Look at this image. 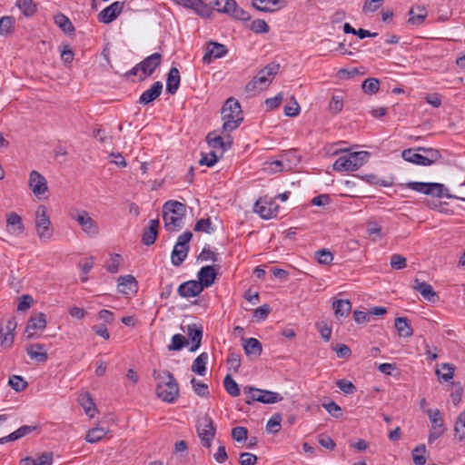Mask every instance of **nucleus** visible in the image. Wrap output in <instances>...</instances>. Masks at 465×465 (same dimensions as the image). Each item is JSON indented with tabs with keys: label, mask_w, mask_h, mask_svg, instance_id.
I'll return each mask as SVG.
<instances>
[{
	"label": "nucleus",
	"mask_w": 465,
	"mask_h": 465,
	"mask_svg": "<svg viewBox=\"0 0 465 465\" xmlns=\"http://www.w3.org/2000/svg\"><path fill=\"white\" fill-rule=\"evenodd\" d=\"M162 62V54L159 53H153V54L144 58L139 63L141 69L140 80L145 79L153 74L155 69L160 66Z\"/></svg>",
	"instance_id": "12"
},
{
	"label": "nucleus",
	"mask_w": 465,
	"mask_h": 465,
	"mask_svg": "<svg viewBox=\"0 0 465 465\" xmlns=\"http://www.w3.org/2000/svg\"><path fill=\"white\" fill-rule=\"evenodd\" d=\"M295 156V151H291L284 153L282 160L273 161L271 165L272 169L275 172H282L284 170H290L292 168L291 157Z\"/></svg>",
	"instance_id": "31"
},
{
	"label": "nucleus",
	"mask_w": 465,
	"mask_h": 465,
	"mask_svg": "<svg viewBox=\"0 0 465 465\" xmlns=\"http://www.w3.org/2000/svg\"><path fill=\"white\" fill-rule=\"evenodd\" d=\"M454 431L455 437L460 441L465 440V410L459 414L454 425Z\"/></svg>",
	"instance_id": "40"
},
{
	"label": "nucleus",
	"mask_w": 465,
	"mask_h": 465,
	"mask_svg": "<svg viewBox=\"0 0 465 465\" xmlns=\"http://www.w3.org/2000/svg\"><path fill=\"white\" fill-rule=\"evenodd\" d=\"M17 6L22 10L25 16L33 15L37 10V6L33 0H19L17 2Z\"/></svg>",
	"instance_id": "44"
},
{
	"label": "nucleus",
	"mask_w": 465,
	"mask_h": 465,
	"mask_svg": "<svg viewBox=\"0 0 465 465\" xmlns=\"http://www.w3.org/2000/svg\"><path fill=\"white\" fill-rule=\"evenodd\" d=\"M6 223L7 227L10 228L9 230L15 234H21L25 231L21 216L15 212H12L7 215Z\"/></svg>",
	"instance_id": "27"
},
{
	"label": "nucleus",
	"mask_w": 465,
	"mask_h": 465,
	"mask_svg": "<svg viewBox=\"0 0 465 465\" xmlns=\"http://www.w3.org/2000/svg\"><path fill=\"white\" fill-rule=\"evenodd\" d=\"M120 254L114 253L111 256L108 263L105 265L106 270L111 273H115L118 272L120 265Z\"/></svg>",
	"instance_id": "60"
},
{
	"label": "nucleus",
	"mask_w": 465,
	"mask_h": 465,
	"mask_svg": "<svg viewBox=\"0 0 465 465\" xmlns=\"http://www.w3.org/2000/svg\"><path fill=\"white\" fill-rule=\"evenodd\" d=\"M191 384L193 388L194 392L201 397H205L209 394L208 385L197 381L194 377L191 380Z\"/></svg>",
	"instance_id": "50"
},
{
	"label": "nucleus",
	"mask_w": 465,
	"mask_h": 465,
	"mask_svg": "<svg viewBox=\"0 0 465 465\" xmlns=\"http://www.w3.org/2000/svg\"><path fill=\"white\" fill-rule=\"evenodd\" d=\"M221 114L223 120V133H230L235 130L243 120L241 104L232 97L226 100Z\"/></svg>",
	"instance_id": "2"
},
{
	"label": "nucleus",
	"mask_w": 465,
	"mask_h": 465,
	"mask_svg": "<svg viewBox=\"0 0 465 465\" xmlns=\"http://www.w3.org/2000/svg\"><path fill=\"white\" fill-rule=\"evenodd\" d=\"M188 343L186 338L178 333L172 337L171 343L168 345L169 351H180Z\"/></svg>",
	"instance_id": "45"
},
{
	"label": "nucleus",
	"mask_w": 465,
	"mask_h": 465,
	"mask_svg": "<svg viewBox=\"0 0 465 465\" xmlns=\"http://www.w3.org/2000/svg\"><path fill=\"white\" fill-rule=\"evenodd\" d=\"M218 161V156L214 152H211L208 154H203L199 161L201 165H206L208 167L213 166Z\"/></svg>",
	"instance_id": "62"
},
{
	"label": "nucleus",
	"mask_w": 465,
	"mask_h": 465,
	"mask_svg": "<svg viewBox=\"0 0 465 465\" xmlns=\"http://www.w3.org/2000/svg\"><path fill=\"white\" fill-rule=\"evenodd\" d=\"M343 108V94H333L329 104V110L332 114L340 113Z\"/></svg>",
	"instance_id": "46"
},
{
	"label": "nucleus",
	"mask_w": 465,
	"mask_h": 465,
	"mask_svg": "<svg viewBox=\"0 0 465 465\" xmlns=\"http://www.w3.org/2000/svg\"><path fill=\"white\" fill-rule=\"evenodd\" d=\"M384 0H365L364 5L362 7L363 13H373L379 9V7L383 4Z\"/></svg>",
	"instance_id": "59"
},
{
	"label": "nucleus",
	"mask_w": 465,
	"mask_h": 465,
	"mask_svg": "<svg viewBox=\"0 0 465 465\" xmlns=\"http://www.w3.org/2000/svg\"><path fill=\"white\" fill-rule=\"evenodd\" d=\"M282 416L279 413L273 414L266 424V429L270 432L276 433L281 429Z\"/></svg>",
	"instance_id": "53"
},
{
	"label": "nucleus",
	"mask_w": 465,
	"mask_h": 465,
	"mask_svg": "<svg viewBox=\"0 0 465 465\" xmlns=\"http://www.w3.org/2000/svg\"><path fill=\"white\" fill-rule=\"evenodd\" d=\"M28 184L36 196L45 194L48 190L46 179L37 171L30 173Z\"/></svg>",
	"instance_id": "15"
},
{
	"label": "nucleus",
	"mask_w": 465,
	"mask_h": 465,
	"mask_svg": "<svg viewBox=\"0 0 465 465\" xmlns=\"http://www.w3.org/2000/svg\"><path fill=\"white\" fill-rule=\"evenodd\" d=\"M186 333L188 338L192 341V346L190 348V351H195L201 346L202 339H203V327L198 326L195 323L187 325Z\"/></svg>",
	"instance_id": "24"
},
{
	"label": "nucleus",
	"mask_w": 465,
	"mask_h": 465,
	"mask_svg": "<svg viewBox=\"0 0 465 465\" xmlns=\"http://www.w3.org/2000/svg\"><path fill=\"white\" fill-rule=\"evenodd\" d=\"M223 386L227 393L232 397H237L241 393L237 382L229 374H227L223 380Z\"/></svg>",
	"instance_id": "42"
},
{
	"label": "nucleus",
	"mask_w": 465,
	"mask_h": 465,
	"mask_svg": "<svg viewBox=\"0 0 465 465\" xmlns=\"http://www.w3.org/2000/svg\"><path fill=\"white\" fill-rule=\"evenodd\" d=\"M15 19L13 16H3L0 19V35H6L14 29Z\"/></svg>",
	"instance_id": "49"
},
{
	"label": "nucleus",
	"mask_w": 465,
	"mask_h": 465,
	"mask_svg": "<svg viewBox=\"0 0 465 465\" xmlns=\"http://www.w3.org/2000/svg\"><path fill=\"white\" fill-rule=\"evenodd\" d=\"M26 352L32 360L39 363L45 362L48 359L47 351L45 344L34 343L26 348Z\"/></svg>",
	"instance_id": "25"
},
{
	"label": "nucleus",
	"mask_w": 465,
	"mask_h": 465,
	"mask_svg": "<svg viewBox=\"0 0 465 465\" xmlns=\"http://www.w3.org/2000/svg\"><path fill=\"white\" fill-rule=\"evenodd\" d=\"M189 250L187 248H181L179 246L174 245L173 250L172 252V263L174 266H180L183 262L186 259Z\"/></svg>",
	"instance_id": "39"
},
{
	"label": "nucleus",
	"mask_w": 465,
	"mask_h": 465,
	"mask_svg": "<svg viewBox=\"0 0 465 465\" xmlns=\"http://www.w3.org/2000/svg\"><path fill=\"white\" fill-rule=\"evenodd\" d=\"M408 22L413 25H421L427 17V11L424 6L417 5L409 11Z\"/></svg>",
	"instance_id": "28"
},
{
	"label": "nucleus",
	"mask_w": 465,
	"mask_h": 465,
	"mask_svg": "<svg viewBox=\"0 0 465 465\" xmlns=\"http://www.w3.org/2000/svg\"><path fill=\"white\" fill-rule=\"evenodd\" d=\"M163 91V84L160 81L154 82L153 85L146 91H144L140 98H139V104L146 105L153 101H154L156 98H158Z\"/></svg>",
	"instance_id": "23"
},
{
	"label": "nucleus",
	"mask_w": 465,
	"mask_h": 465,
	"mask_svg": "<svg viewBox=\"0 0 465 465\" xmlns=\"http://www.w3.org/2000/svg\"><path fill=\"white\" fill-rule=\"evenodd\" d=\"M124 5V2H114L99 13L98 21L104 24H109L113 22L123 11Z\"/></svg>",
	"instance_id": "14"
},
{
	"label": "nucleus",
	"mask_w": 465,
	"mask_h": 465,
	"mask_svg": "<svg viewBox=\"0 0 465 465\" xmlns=\"http://www.w3.org/2000/svg\"><path fill=\"white\" fill-rule=\"evenodd\" d=\"M203 287L195 280L187 281L178 287V294L183 298L196 297L203 292Z\"/></svg>",
	"instance_id": "17"
},
{
	"label": "nucleus",
	"mask_w": 465,
	"mask_h": 465,
	"mask_svg": "<svg viewBox=\"0 0 465 465\" xmlns=\"http://www.w3.org/2000/svg\"><path fill=\"white\" fill-rule=\"evenodd\" d=\"M425 445H419L412 450V460L415 465H424L426 463Z\"/></svg>",
	"instance_id": "47"
},
{
	"label": "nucleus",
	"mask_w": 465,
	"mask_h": 465,
	"mask_svg": "<svg viewBox=\"0 0 465 465\" xmlns=\"http://www.w3.org/2000/svg\"><path fill=\"white\" fill-rule=\"evenodd\" d=\"M159 224L160 223L157 219L149 221V225L143 229L142 234V242L144 245L150 246L154 243L158 235Z\"/></svg>",
	"instance_id": "21"
},
{
	"label": "nucleus",
	"mask_w": 465,
	"mask_h": 465,
	"mask_svg": "<svg viewBox=\"0 0 465 465\" xmlns=\"http://www.w3.org/2000/svg\"><path fill=\"white\" fill-rule=\"evenodd\" d=\"M243 350L246 355L260 356L262 351V343L255 338H248L244 340Z\"/></svg>",
	"instance_id": "30"
},
{
	"label": "nucleus",
	"mask_w": 465,
	"mask_h": 465,
	"mask_svg": "<svg viewBox=\"0 0 465 465\" xmlns=\"http://www.w3.org/2000/svg\"><path fill=\"white\" fill-rule=\"evenodd\" d=\"M156 381V395L166 402H173L179 395V385L174 376L169 371H153Z\"/></svg>",
	"instance_id": "1"
},
{
	"label": "nucleus",
	"mask_w": 465,
	"mask_h": 465,
	"mask_svg": "<svg viewBox=\"0 0 465 465\" xmlns=\"http://www.w3.org/2000/svg\"><path fill=\"white\" fill-rule=\"evenodd\" d=\"M213 133H209L206 136V141L212 148H220L223 150V138L222 136H213Z\"/></svg>",
	"instance_id": "57"
},
{
	"label": "nucleus",
	"mask_w": 465,
	"mask_h": 465,
	"mask_svg": "<svg viewBox=\"0 0 465 465\" xmlns=\"http://www.w3.org/2000/svg\"><path fill=\"white\" fill-rule=\"evenodd\" d=\"M413 289L419 292L421 296L430 302L434 303L440 299L430 284L425 282H420L419 279L414 280Z\"/></svg>",
	"instance_id": "19"
},
{
	"label": "nucleus",
	"mask_w": 465,
	"mask_h": 465,
	"mask_svg": "<svg viewBox=\"0 0 465 465\" xmlns=\"http://www.w3.org/2000/svg\"><path fill=\"white\" fill-rule=\"evenodd\" d=\"M336 317H346L351 310V303L349 300H336L332 303Z\"/></svg>",
	"instance_id": "37"
},
{
	"label": "nucleus",
	"mask_w": 465,
	"mask_h": 465,
	"mask_svg": "<svg viewBox=\"0 0 465 465\" xmlns=\"http://www.w3.org/2000/svg\"><path fill=\"white\" fill-rule=\"evenodd\" d=\"M185 211V204L177 201L170 200L163 204V217L167 231H175L183 227Z\"/></svg>",
	"instance_id": "3"
},
{
	"label": "nucleus",
	"mask_w": 465,
	"mask_h": 465,
	"mask_svg": "<svg viewBox=\"0 0 465 465\" xmlns=\"http://www.w3.org/2000/svg\"><path fill=\"white\" fill-rule=\"evenodd\" d=\"M254 211L262 219H271L277 216L279 205L272 198H260L254 204Z\"/></svg>",
	"instance_id": "11"
},
{
	"label": "nucleus",
	"mask_w": 465,
	"mask_h": 465,
	"mask_svg": "<svg viewBox=\"0 0 465 465\" xmlns=\"http://www.w3.org/2000/svg\"><path fill=\"white\" fill-rule=\"evenodd\" d=\"M428 156H424L419 153H416L413 148L405 149L401 153V157L409 163L422 165V166H430L432 163H436L439 159L441 158V153L440 151H427Z\"/></svg>",
	"instance_id": "8"
},
{
	"label": "nucleus",
	"mask_w": 465,
	"mask_h": 465,
	"mask_svg": "<svg viewBox=\"0 0 465 465\" xmlns=\"http://www.w3.org/2000/svg\"><path fill=\"white\" fill-rule=\"evenodd\" d=\"M455 367L449 363H442L436 373L440 381H449L454 376Z\"/></svg>",
	"instance_id": "41"
},
{
	"label": "nucleus",
	"mask_w": 465,
	"mask_h": 465,
	"mask_svg": "<svg viewBox=\"0 0 465 465\" xmlns=\"http://www.w3.org/2000/svg\"><path fill=\"white\" fill-rule=\"evenodd\" d=\"M248 436V430L244 427H234L232 430V438L236 440L237 442L243 441L247 439Z\"/></svg>",
	"instance_id": "56"
},
{
	"label": "nucleus",
	"mask_w": 465,
	"mask_h": 465,
	"mask_svg": "<svg viewBox=\"0 0 465 465\" xmlns=\"http://www.w3.org/2000/svg\"><path fill=\"white\" fill-rule=\"evenodd\" d=\"M180 72L176 67H172L167 74L166 92L174 94L180 86Z\"/></svg>",
	"instance_id": "26"
},
{
	"label": "nucleus",
	"mask_w": 465,
	"mask_h": 465,
	"mask_svg": "<svg viewBox=\"0 0 465 465\" xmlns=\"http://www.w3.org/2000/svg\"><path fill=\"white\" fill-rule=\"evenodd\" d=\"M79 401H80V404L84 409L86 415H88L90 418H93L94 416L96 408H95V404H94L90 393L84 392V393L81 394Z\"/></svg>",
	"instance_id": "38"
},
{
	"label": "nucleus",
	"mask_w": 465,
	"mask_h": 465,
	"mask_svg": "<svg viewBox=\"0 0 465 465\" xmlns=\"http://www.w3.org/2000/svg\"><path fill=\"white\" fill-rule=\"evenodd\" d=\"M216 276L217 272L214 266L206 265L202 267L198 272L197 282H200V285L203 287V290H204V288L210 287L214 282Z\"/></svg>",
	"instance_id": "18"
},
{
	"label": "nucleus",
	"mask_w": 465,
	"mask_h": 465,
	"mask_svg": "<svg viewBox=\"0 0 465 465\" xmlns=\"http://www.w3.org/2000/svg\"><path fill=\"white\" fill-rule=\"evenodd\" d=\"M72 219L75 220L82 230L89 235H96L99 232L97 223L84 210H77L71 213Z\"/></svg>",
	"instance_id": "10"
},
{
	"label": "nucleus",
	"mask_w": 465,
	"mask_h": 465,
	"mask_svg": "<svg viewBox=\"0 0 465 465\" xmlns=\"http://www.w3.org/2000/svg\"><path fill=\"white\" fill-rule=\"evenodd\" d=\"M209 356L207 352H202L193 362L192 364V371L194 373L203 376L206 372V364L208 361Z\"/></svg>",
	"instance_id": "34"
},
{
	"label": "nucleus",
	"mask_w": 465,
	"mask_h": 465,
	"mask_svg": "<svg viewBox=\"0 0 465 465\" xmlns=\"http://www.w3.org/2000/svg\"><path fill=\"white\" fill-rule=\"evenodd\" d=\"M35 228L39 238L43 241L50 240L54 234L47 208L40 205L35 212Z\"/></svg>",
	"instance_id": "7"
},
{
	"label": "nucleus",
	"mask_w": 465,
	"mask_h": 465,
	"mask_svg": "<svg viewBox=\"0 0 465 465\" xmlns=\"http://www.w3.org/2000/svg\"><path fill=\"white\" fill-rule=\"evenodd\" d=\"M243 392L247 395L245 402L251 404L253 401H259L264 404H272L282 400V396L278 392L262 390L252 386L243 388Z\"/></svg>",
	"instance_id": "6"
},
{
	"label": "nucleus",
	"mask_w": 465,
	"mask_h": 465,
	"mask_svg": "<svg viewBox=\"0 0 465 465\" xmlns=\"http://www.w3.org/2000/svg\"><path fill=\"white\" fill-rule=\"evenodd\" d=\"M423 193L431 195L434 197L441 198L446 197L448 199L454 198L453 195L448 193V189L442 183H424Z\"/></svg>",
	"instance_id": "22"
},
{
	"label": "nucleus",
	"mask_w": 465,
	"mask_h": 465,
	"mask_svg": "<svg viewBox=\"0 0 465 465\" xmlns=\"http://www.w3.org/2000/svg\"><path fill=\"white\" fill-rule=\"evenodd\" d=\"M283 0H252V6L262 12H272L275 6L283 4Z\"/></svg>",
	"instance_id": "32"
},
{
	"label": "nucleus",
	"mask_w": 465,
	"mask_h": 465,
	"mask_svg": "<svg viewBox=\"0 0 465 465\" xmlns=\"http://www.w3.org/2000/svg\"><path fill=\"white\" fill-rule=\"evenodd\" d=\"M336 385L345 394H353L357 391L355 385L351 381L345 379L338 380L336 381Z\"/></svg>",
	"instance_id": "54"
},
{
	"label": "nucleus",
	"mask_w": 465,
	"mask_h": 465,
	"mask_svg": "<svg viewBox=\"0 0 465 465\" xmlns=\"http://www.w3.org/2000/svg\"><path fill=\"white\" fill-rule=\"evenodd\" d=\"M426 414L428 415L429 419H430V421L431 423V428L430 429H434V430H446V428L444 427V421H443V419H442V415H441V412L440 410L438 409H435V410H431V409H428L425 411Z\"/></svg>",
	"instance_id": "33"
},
{
	"label": "nucleus",
	"mask_w": 465,
	"mask_h": 465,
	"mask_svg": "<svg viewBox=\"0 0 465 465\" xmlns=\"http://www.w3.org/2000/svg\"><path fill=\"white\" fill-rule=\"evenodd\" d=\"M106 435L104 428L95 427L88 430L85 440L87 442L95 443L101 440Z\"/></svg>",
	"instance_id": "43"
},
{
	"label": "nucleus",
	"mask_w": 465,
	"mask_h": 465,
	"mask_svg": "<svg viewBox=\"0 0 465 465\" xmlns=\"http://www.w3.org/2000/svg\"><path fill=\"white\" fill-rule=\"evenodd\" d=\"M53 463V453L45 452L37 459H35L34 465H52Z\"/></svg>",
	"instance_id": "64"
},
{
	"label": "nucleus",
	"mask_w": 465,
	"mask_h": 465,
	"mask_svg": "<svg viewBox=\"0 0 465 465\" xmlns=\"http://www.w3.org/2000/svg\"><path fill=\"white\" fill-rule=\"evenodd\" d=\"M8 384L10 387L17 392L23 391L27 387V382L18 375H12L9 378Z\"/></svg>",
	"instance_id": "48"
},
{
	"label": "nucleus",
	"mask_w": 465,
	"mask_h": 465,
	"mask_svg": "<svg viewBox=\"0 0 465 465\" xmlns=\"http://www.w3.org/2000/svg\"><path fill=\"white\" fill-rule=\"evenodd\" d=\"M251 29L257 34L268 33L270 27L268 24L262 19H256L252 22Z\"/></svg>",
	"instance_id": "55"
},
{
	"label": "nucleus",
	"mask_w": 465,
	"mask_h": 465,
	"mask_svg": "<svg viewBox=\"0 0 465 465\" xmlns=\"http://www.w3.org/2000/svg\"><path fill=\"white\" fill-rule=\"evenodd\" d=\"M322 407L333 417L339 418L341 415V407L335 403L333 401H331L328 403H322Z\"/></svg>",
	"instance_id": "61"
},
{
	"label": "nucleus",
	"mask_w": 465,
	"mask_h": 465,
	"mask_svg": "<svg viewBox=\"0 0 465 465\" xmlns=\"http://www.w3.org/2000/svg\"><path fill=\"white\" fill-rule=\"evenodd\" d=\"M270 311L269 304H263L254 311L253 318H255L257 322L263 321L269 315Z\"/></svg>",
	"instance_id": "63"
},
{
	"label": "nucleus",
	"mask_w": 465,
	"mask_h": 465,
	"mask_svg": "<svg viewBox=\"0 0 465 465\" xmlns=\"http://www.w3.org/2000/svg\"><path fill=\"white\" fill-rule=\"evenodd\" d=\"M227 52L228 50L225 45L215 42H210L207 45L206 52L203 58V63L210 64L213 59L221 58L224 56Z\"/></svg>",
	"instance_id": "16"
},
{
	"label": "nucleus",
	"mask_w": 465,
	"mask_h": 465,
	"mask_svg": "<svg viewBox=\"0 0 465 465\" xmlns=\"http://www.w3.org/2000/svg\"><path fill=\"white\" fill-rule=\"evenodd\" d=\"M369 153L361 151L350 153L340 156L333 163V170L337 172H353L368 162Z\"/></svg>",
	"instance_id": "4"
},
{
	"label": "nucleus",
	"mask_w": 465,
	"mask_h": 465,
	"mask_svg": "<svg viewBox=\"0 0 465 465\" xmlns=\"http://www.w3.org/2000/svg\"><path fill=\"white\" fill-rule=\"evenodd\" d=\"M216 429L213 420L205 416L198 420L197 433L201 439V443L205 448H210L212 440L214 438Z\"/></svg>",
	"instance_id": "9"
},
{
	"label": "nucleus",
	"mask_w": 465,
	"mask_h": 465,
	"mask_svg": "<svg viewBox=\"0 0 465 465\" xmlns=\"http://www.w3.org/2000/svg\"><path fill=\"white\" fill-rule=\"evenodd\" d=\"M137 287V282L132 275L120 276L118 279L119 292L124 294H128L130 292H134Z\"/></svg>",
	"instance_id": "29"
},
{
	"label": "nucleus",
	"mask_w": 465,
	"mask_h": 465,
	"mask_svg": "<svg viewBox=\"0 0 465 465\" xmlns=\"http://www.w3.org/2000/svg\"><path fill=\"white\" fill-rule=\"evenodd\" d=\"M227 365L230 370H233L235 372H237L241 366L240 355L235 352H230L227 358Z\"/></svg>",
	"instance_id": "58"
},
{
	"label": "nucleus",
	"mask_w": 465,
	"mask_h": 465,
	"mask_svg": "<svg viewBox=\"0 0 465 465\" xmlns=\"http://www.w3.org/2000/svg\"><path fill=\"white\" fill-rule=\"evenodd\" d=\"M380 88V82L376 78H368L362 83V89L367 94H375Z\"/></svg>",
	"instance_id": "52"
},
{
	"label": "nucleus",
	"mask_w": 465,
	"mask_h": 465,
	"mask_svg": "<svg viewBox=\"0 0 465 465\" xmlns=\"http://www.w3.org/2000/svg\"><path fill=\"white\" fill-rule=\"evenodd\" d=\"M54 24L61 28L65 34L74 32L75 28L71 20L62 13L54 16Z\"/></svg>",
	"instance_id": "35"
},
{
	"label": "nucleus",
	"mask_w": 465,
	"mask_h": 465,
	"mask_svg": "<svg viewBox=\"0 0 465 465\" xmlns=\"http://www.w3.org/2000/svg\"><path fill=\"white\" fill-rule=\"evenodd\" d=\"M205 4L211 8V14L213 10H216L219 13L228 14L238 20L247 21L251 18V15L238 6L234 0H205Z\"/></svg>",
	"instance_id": "5"
},
{
	"label": "nucleus",
	"mask_w": 465,
	"mask_h": 465,
	"mask_svg": "<svg viewBox=\"0 0 465 465\" xmlns=\"http://www.w3.org/2000/svg\"><path fill=\"white\" fill-rule=\"evenodd\" d=\"M315 257L319 263L324 264V265H328V264L331 263V262L333 260V254L326 249H322V250L317 251L315 252Z\"/></svg>",
	"instance_id": "51"
},
{
	"label": "nucleus",
	"mask_w": 465,
	"mask_h": 465,
	"mask_svg": "<svg viewBox=\"0 0 465 465\" xmlns=\"http://www.w3.org/2000/svg\"><path fill=\"white\" fill-rule=\"evenodd\" d=\"M185 8L192 9L196 15L201 17L211 16V8L205 4V0H173Z\"/></svg>",
	"instance_id": "13"
},
{
	"label": "nucleus",
	"mask_w": 465,
	"mask_h": 465,
	"mask_svg": "<svg viewBox=\"0 0 465 465\" xmlns=\"http://www.w3.org/2000/svg\"><path fill=\"white\" fill-rule=\"evenodd\" d=\"M395 328L401 337L408 338L413 333L409 321L405 317H398L395 319Z\"/></svg>",
	"instance_id": "36"
},
{
	"label": "nucleus",
	"mask_w": 465,
	"mask_h": 465,
	"mask_svg": "<svg viewBox=\"0 0 465 465\" xmlns=\"http://www.w3.org/2000/svg\"><path fill=\"white\" fill-rule=\"evenodd\" d=\"M46 327V318L45 314L43 312H38L35 315H32L28 321L27 326L25 328V333L27 339H31L34 337L35 332L34 330H44Z\"/></svg>",
	"instance_id": "20"
}]
</instances>
